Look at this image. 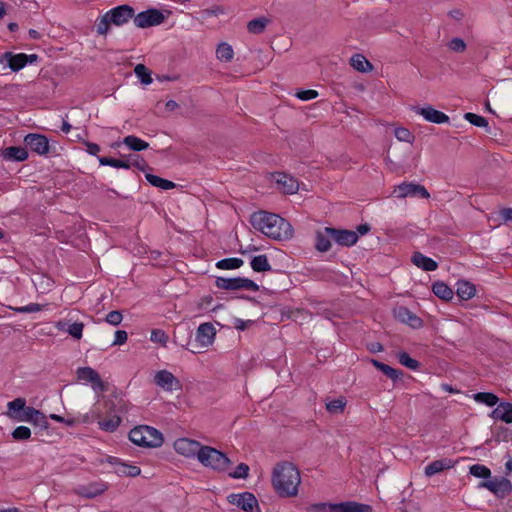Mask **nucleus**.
Returning <instances> with one entry per match:
<instances>
[{
    "mask_svg": "<svg viewBox=\"0 0 512 512\" xmlns=\"http://www.w3.org/2000/svg\"><path fill=\"white\" fill-rule=\"evenodd\" d=\"M330 236L323 232H318L316 235L315 247L320 252H327L331 248Z\"/></svg>",
    "mask_w": 512,
    "mask_h": 512,
    "instance_id": "nucleus-42",
    "label": "nucleus"
},
{
    "mask_svg": "<svg viewBox=\"0 0 512 512\" xmlns=\"http://www.w3.org/2000/svg\"><path fill=\"white\" fill-rule=\"evenodd\" d=\"M268 23L269 19L265 17H259L249 21L247 24V29L252 34H260L265 30Z\"/></svg>",
    "mask_w": 512,
    "mask_h": 512,
    "instance_id": "nucleus-39",
    "label": "nucleus"
},
{
    "mask_svg": "<svg viewBox=\"0 0 512 512\" xmlns=\"http://www.w3.org/2000/svg\"><path fill=\"white\" fill-rule=\"evenodd\" d=\"M128 338V334L124 330H117L115 332V339L112 345H123Z\"/></svg>",
    "mask_w": 512,
    "mask_h": 512,
    "instance_id": "nucleus-62",
    "label": "nucleus"
},
{
    "mask_svg": "<svg viewBox=\"0 0 512 512\" xmlns=\"http://www.w3.org/2000/svg\"><path fill=\"white\" fill-rule=\"evenodd\" d=\"M9 415L14 418L15 415H20L26 406V400L24 398H16L10 401L8 404Z\"/></svg>",
    "mask_w": 512,
    "mask_h": 512,
    "instance_id": "nucleus-44",
    "label": "nucleus"
},
{
    "mask_svg": "<svg viewBox=\"0 0 512 512\" xmlns=\"http://www.w3.org/2000/svg\"><path fill=\"white\" fill-rule=\"evenodd\" d=\"M450 50L455 52H463L466 49V44L461 38H453L449 43Z\"/></svg>",
    "mask_w": 512,
    "mask_h": 512,
    "instance_id": "nucleus-58",
    "label": "nucleus"
},
{
    "mask_svg": "<svg viewBox=\"0 0 512 512\" xmlns=\"http://www.w3.org/2000/svg\"><path fill=\"white\" fill-rule=\"evenodd\" d=\"M476 293L475 286L468 281L457 282V296L462 300L471 299Z\"/></svg>",
    "mask_w": 512,
    "mask_h": 512,
    "instance_id": "nucleus-29",
    "label": "nucleus"
},
{
    "mask_svg": "<svg viewBox=\"0 0 512 512\" xmlns=\"http://www.w3.org/2000/svg\"><path fill=\"white\" fill-rule=\"evenodd\" d=\"M241 289L251 290V291H258L259 286L252 280L248 278H242L241 281Z\"/></svg>",
    "mask_w": 512,
    "mask_h": 512,
    "instance_id": "nucleus-63",
    "label": "nucleus"
},
{
    "mask_svg": "<svg viewBox=\"0 0 512 512\" xmlns=\"http://www.w3.org/2000/svg\"><path fill=\"white\" fill-rule=\"evenodd\" d=\"M123 144H125L129 149L135 152L146 150L149 147V143L134 136L129 135L123 139Z\"/></svg>",
    "mask_w": 512,
    "mask_h": 512,
    "instance_id": "nucleus-32",
    "label": "nucleus"
},
{
    "mask_svg": "<svg viewBox=\"0 0 512 512\" xmlns=\"http://www.w3.org/2000/svg\"><path fill=\"white\" fill-rule=\"evenodd\" d=\"M243 260L240 258H225L216 263L219 269L231 270L240 268L243 265Z\"/></svg>",
    "mask_w": 512,
    "mask_h": 512,
    "instance_id": "nucleus-43",
    "label": "nucleus"
},
{
    "mask_svg": "<svg viewBox=\"0 0 512 512\" xmlns=\"http://www.w3.org/2000/svg\"><path fill=\"white\" fill-rule=\"evenodd\" d=\"M490 416L505 423H512V404L509 402L499 403Z\"/></svg>",
    "mask_w": 512,
    "mask_h": 512,
    "instance_id": "nucleus-21",
    "label": "nucleus"
},
{
    "mask_svg": "<svg viewBox=\"0 0 512 512\" xmlns=\"http://www.w3.org/2000/svg\"><path fill=\"white\" fill-rule=\"evenodd\" d=\"M217 59L223 62H230L234 57V51L231 45L223 42L218 45L216 50Z\"/></svg>",
    "mask_w": 512,
    "mask_h": 512,
    "instance_id": "nucleus-35",
    "label": "nucleus"
},
{
    "mask_svg": "<svg viewBox=\"0 0 512 512\" xmlns=\"http://www.w3.org/2000/svg\"><path fill=\"white\" fill-rule=\"evenodd\" d=\"M251 267L255 272H266L271 270V265L269 264L268 258L266 255H258L255 256L251 260Z\"/></svg>",
    "mask_w": 512,
    "mask_h": 512,
    "instance_id": "nucleus-37",
    "label": "nucleus"
},
{
    "mask_svg": "<svg viewBox=\"0 0 512 512\" xmlns=\"http://www.w3.org/2000/svg\"><path fill=\"white\" fill-rule=\"evenodd\" d=\"M150 340L165 345L168 341V335L161 329H154L151 332Z\"/></svg>",
    "mask_w": 512,
    "mask_h": 512,
    "instance_id": "nucleus-53",
    "label": "nucleus"
},
{
    "mask_svg": "<svg viewBox=\"0 0 512 512\" xmlns=\"http://www.w3.org/2000/svg\"><path fill=\"white\" fill-rule=\"evenodd\" d=\"M107 489H108V486L106 483L93 482V483H89L87 485H81L75 491H76V494L81 497H84L87 499H92V498H95V497L101 495Z\"/></svg>",
    "mask_w": 512,
    "mask_h": 512,
    "instance_id": "nucleus-18",
    "label": "nucleus"
},
{
    "mask_svg": "<svg viewBox=\"0 0 512 512\" xmlns=\"http://www.w3.org/2000/svg\"><path fill=\"white\" fill-rule=\"evenodd\" d=\"M296 96L304 101L315 99L318 96V92L316 90H302L296 93Z\"/></svg>",
    "mask_w": 512,
    "mask_h": 512,
    "instance_id": "nucleus-61",
    "label": "nucleus"
},
{
    "mask_svg": "<svg viewBox=\"0 0 512 512\" xmlns=\"http://www.w3.org/2000/svg\"><path fill=\"white\" fill-rule=\"evenodd\" d=\"M129 439L136 445L142 447H160L163 444V436L157 429L140 425L129 432Z\"/></svg>",
    "mask_w": 512,
    "mask_h": 512,
    "instance_id": "nucleus-4",
    "label": "nucleus"
},
{
    "mask_svg": "<svg viewBox=\"0 0 512 512\" xmlns=\"http://www.w3.org/2000/svg\"><path fill=\"white\" fill-rule=\"evenodd\" d=\"M346 403L347 401L344 397H339L338 399L327 401L326 409L331 414H341L344 412Z\"/></svg>",
    "mask_w": 512,
    "mask_h": 512,
    "instance_id": "nucleus-40",
    "label": "nucleus"
},
{
    "mask_svg": "<svg viewBox=\"0 0 512 512\" xmlns=\"http://www.w3.org/2000/svg\"><path fill=\"white\" fill-rule=\"evenodd\" d=\"M134 18V9L129 5H120L106 12L97 22L96 30L100 35L107 34L110 25L121 26Z\"/></svg>",
    "mask_w": 512,
    "mask_h": 512,
    "instance_id": "nucleus-3",
    "label": "nucleus"
},
{
    "mask_svg": "<svg viewBox=\"0 0 512 512\" xmlns=\"http://www.w3.org/2000/svg\"><path fill=\"white\" fill-rule=\"evenodd\" d=\"M134 72L143 84L148 85L152 83L151 72L144 64H137Z\"/></svg>",
    "mask_w": 512,
    "mask_h": 512,
    "instance_id": "nucleus-45",
    "label": "nucleus"
},
{
    "mask_svg": "<svg viewBox=\"0 0 512 512\" xmlns=\"http://www.w3.org/2000/svg\"><path fill=\"white\" fill-rule=\"evenodd\" d=\"M4 56L8 60V65L12 71H19L27 64V54L19 53L13 55L10 52H6Z\"/></svg>",
    "mask_w": 512,
    "mask_h": 512,
    "instance_id": "nucleus-26",
    "label": "nucleus"
},
{
    "mask_svg": "<svg viewBox=\"0 0 512 512\" xmlns=\"http://www.w3.org/2000/svg\"><path fill=\"white\" fill-rule=\"evenodd\" d=\"M0 156L7 161L22 162L28 158L26 148L21 146H10L0 150Z\"/></svg>",
    "mask_w": 512,
    "mask_h": 512,
    "instance_id": "nucleus-20",
    "label": "nucleus"
},
{
    "mask_svg": "<svg viewBox=\"0 0 512 512\" xmlns=\"http://www.w3.org/2000/svg\"><path fill=\"white\" fill-rule=\"evenodd\" d=\"M154 382L165 391L181 389L180 381L169 371L160 370L155 374Z\"/></svg>",
    "mask_w": 512,
    "mask_h": 512,
    "instance_id": "nucleus-15",
    "label": "nucleus"
},
{
    "mask_svg": "<svg viewBox=\"0 0 512 512\" xmlns=\"http://www.w3.org/2000/svg\"><path fill=\"white\" fill-rule=\"evenodd\" d=\"M479 486L488 489L498 498H505L512 492V483L505 477L483 481Z\"/></svg>",
    "mask_w": 512,
    "mask_h": 512,
    "instance_id": "nucleus-7",
    "label": "nucleus"
},
{
    "mask_svg": "<svg viewBox=\"0 0 512 512\" xmlns=\"http://www.w3.org/2000/svg\"><path fill=\"white\" fill-rule=\"evenodd\" d=\"M228 502L240 507L245 512H254V508H258L257 499L250 492L230 494L228 496Z\"/></svg>",
    "mask_w": 512,
    "mask_h": 512,
    "instance_id": "nucleus-12",
    "label": "nucleus"
},
{
    "mask_svg": "<svg viewBox=\"0 0 512 512\" xmlns=\"http://www.w3.org/2000/svg\"><path fill=\"white\" fill-rule=\"evenodd\" d=\"M216 330L211 323L200 324L195 336V343L189 342L187 349L193 353L198 352L200 348H205L211 345L214 341Z\"/></svg>",
    "mask_w": 512,
    "mask_h": 512,
    "instance_id": "nucleus-6",
    "label": "nucleus"
},
{
    "mask_svg": "<svg viewBox=\"0 0 512 512\" xmlns=\"http://www.w3.org/2000/svg\"><path fill=\"white\" fill-rule=\"evenodd\" d=\"M454 466V462L451 459L444 458L435 460L425 467V475L431 477L435 474L441 473L444 470H448Z\"/></svg>",
    "mask_w": 512,
    "mask_h": 512,
    "instance_id": "nucleus-23",
    "label": "nucleus"
},
{
    "mask_svg": "<svg viewBox=\"0 0 512 512\" xmlns=\"http://www.w3.org/2000/svg\"><path fill=\"white\" fill-rule=\"evenodd\" d=\"M134 24L139 28L156 26L164 21V15L156 9L140 12L133 18Z\"/></svg>",
    "mask_w": 512,
    "mask_h": 512,
    "instance_id": "nucleus-8",
    "label": "nucleus"
},
{
    "mask_svg": "<svg viewBox=\"0 0 512 512\" xmlns=\"http://www.w3.org/2000/svg\"><path fill=\"white\" fill-rule=\"evenodd\" d=\"M415 112L423 116L425 120L431 123L443 124L449 122L448 115L439 110H436L431 105L425 107H415Z\"/></svg>",
    "mask_w": 512,
    "mask_h": 512,
    "instance_id": "nucleus-17",
    "label": "nucleus"
},
{
    "mask_svg": "<svg viewBox=\"0 0 512 512\" xmlns=\"http://www.w3.org/2000/svg\"><path fill=\"white\" fill-rule=\"evenodd\" d=\"M115 472L121 476L135 477L140 474L141 470L138 466L118 462L116 463Z\"/></svg>",
    "mask_w": 512,
    "mask_h": 512,
    "instance_id": "nucleus-36",
    "label": "nucleus"
},
{
    "mask_svg": "<svg viewBox=\"0 0 512 512\" xmlns=\"http://www.w3.org/2000/svg\"><path fill=\"white\" fill-rule=\"evenodd\" d=\"M398 360L403 366L412 370H417L420 366V363L417 360L411 358L407 352L398 353Z\"/></svg>",
    "mask_w": 512,
    "mask_h": 512,
    "instance_id": "nucleus-47",
    "label": "nucleus"
},
{
    "mask_svg": "<svg viewBox=\"0 0 512 512\" xmlns=\"http://www.w3.org/2000/svg\"><path fill=\"white\" fill-rule=\"evenodd\" d=\"M242 277L224 278L217 277L215 283L219 289L224 290H241Z\"/></svg>",
    "mask_w": 512,
    "mask_h": 512,
    "instance_id": "nucleus-28",
    "label": "nucleus"
},
{
    "mask_svg": "<svg viewBox=\"0 0 512 512\" xmlns=\"http://www.w3.org/2000/svg\"><path fill=\"white\" fill-rule=\"evenodd\" d=\"M55 328L58 331L67 332L74 339L79 340L82 338L84 324L82 322L71 323L69 319H63L55 323Z\"/></svg>",
    "mask_w": 512,
    "mask_h": 512,
    "instance_id": "nucleus-19",
    "label": "nucleus"
},
{
    "mask_svg": "<svg viewBox=\"0 0 512 512\" xmlns=\"http://www.w3.org/2000/svg\"><path fill=\"white\" fill-rule=\"evenodd\" d=\"M474 400L492 407L498 403L499 398L497 395L490 392H479L474 394Z\"/></svg>",
    "mask_w": 512,
    "mask_h": 512,
    "instance_id": "nucleus-41",
    "label": "nucleus"
},
{
    "mask_svg": "<svg viewBox=\"0 0 512 512\" xmlns=\"http://www.w3.org/2000/svg\"><path fill=\"white\" fill-rule=\"evenodd\" d=\"M248 472H249V466L245 463H240L237 466V468L235 469V471L230 473L229 475L232 478H236V479L246 478L248 476Z\"/></svg>",
    "mask_w": 512,
    "mask_h": 512,
    "instance_id": "nucleus-56",
    "label": "nucleus"
},
{
    "mask_svg": "<svg viewBox=\"0 0 512 512\" xmlns=\"http://www.w3.org/2000/svg\"><path fill=\"white\" fill-rule=\"evenodd\" d=\"M175 451L187 458L199 456L202 445L200 442L188 438H179L174 442Z\"/></svg>",
    "mask_w": 512,
    "mask_h": 512,
    "instance_id": "nucleus-10",
    "label": "nucleus"
},
{
    "mask_svg": "<svg viewBox=\"0 0 512 512\" xmlns=\"http://www.w3.org/2000/svg\"><path fill=\"white\" fill-rule=\"evenodd\" d=\"M351 66L359 72H369L373 70V65L361 54H355L350 60Z\"/></svg>",
    "mask_w": 512,
    "mask_h": 512,
    "instance_id": "nucleus-31",
    "label": "nucleus"
},
{
    "mask_svg": "<svg viewBox=\"0 0 512 512\" xmlns=\"http://www.w3.org/2000/svg\"><path fill=\"white\" fill-rule=\"evenodd\" d=\"M24 143L33 152L39 155H45L49 151V141L44 135L37 133L27 134L24 138Z\"/></svg>",
    "mask_w": 512,
    "mask_h": 512,
    "instance_id": "nucleus-14",
    "label": "nucleus"
},
{
    "mask_svg": "<svg viewBox=\"0 0 512 512\" xmlns=\"http://www.w3.org/2000/svg\"><path fill=\"white\" fill-rule=\"evenodd\" d=\"M411 261L415 266L421 268L424 271H434L438 267L436 261L420 252H414L411 257Z\"/></svg>",
    "mask_w": 512,
    "mask_h": 512,
    "instance_id": "nucleus-24",
    "label": "nucleus"
},
{
    "mask_svg": "<svg viewBox=\"0 0 512 512\" xmlns=\"http://www.w3.org/2000/svg\"><path fill=\"white\" fill-rule=\"evenodd\" d=\"M338 503H314L311 504L307 510L313 512H337Z\"/></svg>",
    "mask_w": 512,
    "mask_h": 512,
    "instance_id": "nucleus-46",
    "label": "nucleus"
},
{
    "mask_svg": "<svg viewBox=\"0 0 512 512\" xmlns=\"http://www.w3.org/2000/svg\"><path fill=\"white\" fill-rule=\"evenodd\" d=\"M132 166L138 168L141 171H145L146 169H148L147 162L142 157H140L139 155H132L131 167Z\"/></svg>",
    "mask_w": 512,
    "mask_h": 512,
    "instance_id": "nucleus-60",
    "label": "nucleus"
},
{
    "mask_svg": "<svg viewBox=\"0 0 512 512\" xmlns=\"http://www.w3.org/2000/svg\"><path fill=\"white\" fill-rule=\"evenodd\" d=\"M77 377L80 380L90 382L96 392H103L106 386L96 370L91 367H80L77 369Z\"/></svg>",
    "mask_w": 512,
    "mask_h": 512,
    "instance_id": "nucleus-13",
    "label": "nucleus"
},
{
    "mask_svg": "<svg viewBox=\"0 0 512 512\" xmlns=\"http://www.w3.org/2000/svg\"><path fill=\"white\" fill-rule=\"evenodd\" d=\"M197 459L203 466L221 472L226 471L232 464L230 459L223 452L213 447L203 445Z\"/></svg>",
    "mask_w": 512,
    "mask_h": 512,
    "instance_id": "nucleus-5",
    "label": "nucleus"
},
{
    "mask_svg": "<svg viewBox=\"0 0 512 512\" xmlns=\"http://www.w3.org/2000/svg\"><path fill=\"white\" fill-rule=\"evenodd\" d=\"M42 306L37 303H30L29 305L15 308L16 312L19 313H35L41 311Z\"/></svg>",
    "mask_w": 512,
    "mask_h": 512,
    "instance_id": "nucleus-59",
    "label": "nucleus"
},
{
    "mask_svg": "<svg viewBox=\"0 0 512 512\" xmlns=\"http://www.w3.org/2000/svg\"><path fill=\"white\" fill-rule=\"evenodd\" d=\"M394 135L399 141L412 143L414 140V135L407 128L404 127L396 128L394 131Z\"/></svg>",
    "mask_w": 512,
    "mask_h": 512,
    "instance_id": "nucleus-50",
    "label": "nucleus"
},
{
    "mask_svg": "<svg viewBox=\"0 0 512 512\" xmlns=\"http://www.w3.org/2000/svg\"><path fill=\"white\" fill-rule=\"evenodd\" d=\"M250 223L256 230L272 239L283 240L293 235L291 224L274 213L265 211L255 212L250 217Z\"/></svg>",
    "mask_w": 512,
    "mask_h": 512,
    "instance_id": "nucleus-1",
    "label": "nucleus"
},
{
    "mask_svg": "<svg viewBox=\"0 0 512 512\" xmlns=\"http://www.w3.org/2000/svg\"><path fill=\"white\" fill-rule=\"evenodd\" d=\"M300 483V472L294 464L281 462L274 467L272 485L280 497H295Z\"/></svg>",
    "mask_w": 512,
    "mask_h": 512,
    "instance_id": "nucleus-2",
    "label": "nucleus"
},
{
    "mask_svg": "<svg viewBox=\"0 0 512 512\" xmlns=\"http://www.w3.org/2000/svg\"><path fill=\"white\" fill-rule=\"evenodd\" d=\"M393 315L396 320L407 324L414 329L420 328L422 326V320L405 306L395 307L393 309Z\"/></svg>",
    "mask_w": 512,
    "mask_h": 512,
    "instance_id": "nucleus-16",
    "label": "nucleus"
},
{
    "mask_svg": "<svg viewBox=\"0 0 512 512\" xmlns=\"http://www.w3.org/2000/svg\"><path fill=\"white\" fill-rule=\"evenodd\" d=\"M121 423V418L118 415H113L98 421L99 427L106 432H114Z\"/></svg>",
    "mask_w": 512,
    "mask_h": 512,
    "instance_id": "nucleus-38",
    "label": "nucleus"
},
{
    "mask_svg": "<svg viewBox=\"0 0 512 512\" xmlns=\"http://www.w3.org/2000/svg\"><path fill=\"white\" fill-rule=\"evenodd\" d=\"M325 233L341 246H352L358 241V234L352 230L326 227Z\"/></svg>",
    "mask_w": 512,
    "mask_h": 512,
    "instance_id": "nucleus-9",
    "label": "nucleus"
},
{
    "mask_svg": "<svg viewBox=\"0 0 512 512\" xmlns=\"http://www.w3.org/2000/svg\"><path fill=\"white\" fill-rule=\"evenodd\" d=\"M372 365L380 370L384 375H386L388 378L392 379L393 381H396L400 375H402V372L392 368L391 366L382 363L378 360L372 359L371 360Z\"/></svg>",
    "mask_w": 512,
    "mask_h": 512,
    "instance_id": "nucleus-33",
    "label": "nucleus"
},
{
    "mask_svg": "<svg viewBox=\"0 0 512 512\" xmlns=\"http://www.w3.org/2000/svg\"><path fill=\"white\" fill-rule=\"evenodd\" d=\"M464 118L474 126L488 127V121L480 115H477V114H474L471 112H467V113H465Z\"/></svg>",
    "mask_w": 512,
    "mask_h": 512,
    "instance_id": "nucleus-49",
    "label": "nucleus"
},
{
    "mask_svg": "<svg viewBox=\"0 0 512 512\" xmlns=\"http://www.w3.org/2000/svg\"><path fill=\"white\" fill-rule=\"evenodd\" d=\"M393 193L398 198H405L408 196H418V197L427 199L430 197L429 192L423 185L415 184V183H407V182H404V183L398 185L394 189Z\"/></svg>",
    "mask_w": 512,
    "mask_h": 512,
    "instance_id": "nucleus-11",
    "label": "nucleus"
},
{
    "mask_svg": "<svg viewBox=\"0 0 512 512\" xmlns=\"http://www.w3.org/2000/svg\"><path fill=\"white\" fill-rule=\"evenodd\" d=\"M131 158H132V155H129L128 157H123V159L100 157L99 163H100V165H103V166H111L114 168L129 169L131 167Z\"/></svg>",
    "mask_w": 512,
    "mask_h": 512,
    "instance_id": "nucleus-27",
    "label": "nucleus"
},
{
    "mask_svg": "<svg viewBox=\"0 0 512 512\" xmlns=\"http://www.w3.org/2000/svg\"><path fill=\"white\" fill-rule=\"evenodd\" d=\"M226 10L223 6L215 5L211 8L204 9L201 11V15L203 18H209L211 16H218L225 14Z\"/></svg>",
    "mask_w": 512,
    "mask_h": 512,
    "instance_id": "nucleus-54",
    "label": "nucleus"
},
{
    "mask_svg": "<svg viewBox=\"0 0 512 512\" xmlns=\"http://www.w3.org/2000/svg\"><path fill=\"white\" fill-rule=\"evenodd\" d=\"M276 182L286 194H294L299 189L298 181L284 173H277Z\"/></svg>",
    "mask_w": 512,
    "mask_h": 512,
    "instance_id": "nucleus-22",
    "label": "nucleus"
},
{
    "mask_svg": "<svg viewBox=\"0 0 512 512\" xmlns=\"http://www.w3.org/2000/svg\"><path fill=\"white\" fill-rule=\"evenodd\" d=\"M470 474L478 478L488 479L491 476V471L485 465L474 464L470 467Z\"/></svg>",
    "mask_w": 512,
    "mask_h": 512,
    "instance_id": "nucleus-48",
    "label": "nucleus"
},
{
    "mask_svg": "<svg viewBox=\"0 0 512 512\" xmlns=\"http://www.w3.org/2000/svg\"><path fill=\"white\" fill-rule=\"evenodd\" d=\"M38 410L33 408V407H30V406H25L24 407V410L22 411V413L20 415H15L14 418L15 419H18L20 421H27V422H30V420L33 418L34 416V413H36Z\"/></svg>",
    "mask_w": 512,
    "mask_h": 512,
    "instance_id": "nucleus-55",
    "label": "nucleus"
},
{
    "mask_svg": "<svg viewBox=\"0 0 512 512\" xmlns=\"http://www.w3.org/2000/svg\"><path fill=\"white\" fill-rule=\"evenodd\" d=\"M30 423H32L35 426H38L40 428H43V429H47L48 428L47 417H46V415L44 413H42L39 410L36 413H34V416L30 420Z\"/></svg>",
    "mask_w": 512,
    "mask_h": 512,
    "instance_id": "nucleus-52",
    "label": "nucleus"
},
{
    "mask_svg": "<svg viewBox=\"0 0 512 512\" xmlns=\"http://www.w3.org/2000/svg\"><path fill=\"white\" fill-rule=\"evenodd\" d=\"M499 215L504 222L512 221V208H503Z\"/></svg>",
    "mask_w": 512,
    "mask_h": 512,
    "instance_id": "nucleus-64",
    "label": "nucleus"
},
{
    "mask_svg": "<svg viewBox=\"0 0 512 512\" xmlns=\"http://www.w3.org/2000/svg\"><path fill=\"white\" fill-rule=\"evenodd\" d=\"M31 436V430L26 426H18L12 432V437L15 440H27Z\"/></svg>",
    "mask_w": 512,
    "mask_h": 512,
    "instance_id": "nucleus-51",
    "label": "nucleus"
},
{
    "mask_svg": "<svg viewBox=\"0 0 512 512\" xmlns=\"http://www.w3.org/2000/svg\"><path fill=\"white\" fill-rule=\"evenodd\" d=\"M337 512H373L371 505L356 501H345L338 503Z\"/></svg>",
    "mask_w": 512,
    "mask_h": 512,
    "instance_id": "nucleus-25",
    "label": "nucleus"
},
{
    "mask_svg": "<svg viewBox=\"0 0 512 512\" xmlns=\"http://www.w3.org/2000/svg\"><path fill=\"white\" fill-rule=\"evenodd\" d=\"M433 293L440 299L448 301L453 298V290L444 282L437 281L432 286Z\"/></svg>",
    "mask_w": 512,
    "mask_h": 512,
    "instance_id": "nucleus-30",
    "label": "nucleus"
},
{
    "mask_svg": "<svg viewBox=\"0 0 512 512\" xmlns=\"http://www.w3.org/2000/svg\"><path fill=\"white\" fill-rule=\"evenodd\" d=\"M122 319L123 316L121 312L117 310L111 311L106 315V322L113 326H118L121 323Z\"/></svg>",
    "mask_w": 512,
    "mask_h": 512,
    "instance_id": "nucleus-57",
    "label": "nucleus"
},
{
    "mask_svg": "<svg viewBox=\"0 0 512 512\" xmlns=\"http://www.w3.org/2000/svg\"><path fill=\"white\" fill-rule=\"evenodd\" d=\"M145 178L152 186L161 188L163 190H170L176 186L174 182L150 173H147Z\"/></svg>",
    "mask_w": 512,
    "mask_h": 512,
    "instance_id": "nucleus-34",
    "label": "nucleus"
}]
</instances>
